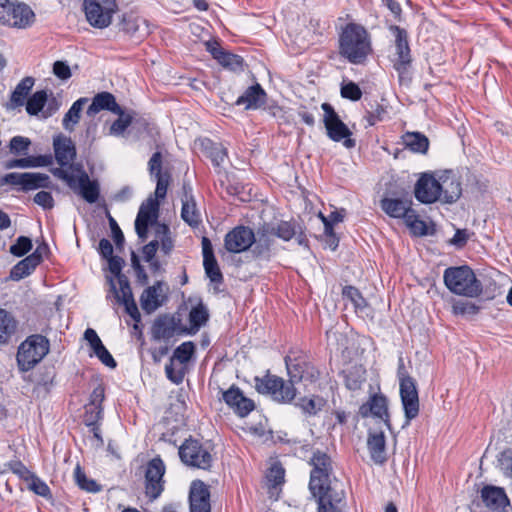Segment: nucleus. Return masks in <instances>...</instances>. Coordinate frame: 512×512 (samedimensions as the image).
I'll use <instances>...</instances> for the list:
<instances>
[{"label": "nucleus", "mask_w": 512, "mask_h": 512, "mask_svg": "<svg viewBox=\"0 0 512 512\" xmlns=\"http://www.w3.org/2000/svg\"><path fill=\"white\" fill-rule=\"evenodd\" d=\"M284 360L289 375L288 381L269 373L263 377H255L257 392L270 396L273 401L280 404H288L295 399V383L302 380L314 382L319 377V371L302 352L290 351Z\"/></svg>", "instance_id": "nucleus-1"}, {"label": "nucleus", "mask_w": 512, "mask_h": 512, "mask_svg": "<svg viewBox=\"0 0 512 512\" xmlns=\"http://www.w3.org/2000/svg\"><path fill=\"white\" fill-rule=\"evenodd\" d=\"M312 466L309 480V490L317 499L318 512H341L337 503L341 501V495L333 486V461L331 457L321 450H315L309 460Z\"/></svg>", "instance_id": "nucleus-2"}, {"label": "nucleus", "mask_w": 512, "mask_h": 512, "mask_svg": "<svg viewBox=\"0 0 512 512\" xmlns=\"http://www.w3.org/2000/svg\"><path fill=\"white\" fill-rule=\"evenodd\" d=\"M371 52L372 44L368 31L359 24H347L339 35V54L348 62L360 65L365 63Z\"/></svg>", "instance_id": "nucleus-3"}, {"label": "nucleus", "mask_w": 512, "mask_h": 512, "mask_svg": "<svg viewBox=\"0 0 512 512\" xmlns=\"http://www.w3.org/2000/svg\"><path fill=\"white\" fill-rule=\"evenodd\" d=\"M443 280L449 291L456 295L474 298L482 293V284L469 266L447 268Z\"/></svg>", "instance_id": "nucleus-4"}, {"label": "nucleus", "mask_w": 512, "mask_h": 512, "mask_svg": "<svg viewBox=\"0 0 512 512\" xmlns=\"http://www.w3.org/2000/svg\"><path fill=\"white\" fill-rule=\"evenodd\" d=\"M389 30L395 37V52L391 59L393 68L398 73L399 82L406 83L411 81L410 69L412 65V55L409 46L408 33L404 28L397 25H391Z\"/></svg>", "instance_id": "nucleus-5"}, {"label": "nucleus", "mask_w": 512, "mask_h": 512, "mask_svg": "<svg viewBox=\"0 0 512 512\" xmlns=\"http://www.w3.org/2000/svg\"><path fill=\"white\" fill-rule=\"evenodd\" d=\"M49 352V341L46 337L36 334L22 342L17 352V364L21 371H29L35 367Z\"/></svg>", "instance_id": "nucleus-6"}, {"label": "nucleus", "mask_w": 512, "mask_h": 512, "mask_svg": "<svg viewBox=\"0 0 512 512\" xmlns=\"http://www.w3.org/2000/svg\"><path fill=\"white\" fill-rule=\"evenodd\" d=\"M87 21L95 28L108 27L118 6L116 0H83Z\"/></svg>", "instance_id": "nucleus-7"}, {"label": "nucleus", "mask_w": 512, "mask_h": 512, "mask_svg": "<svg viewBox=\"0 0 512 512\" xmlns=\"http://www.w3.org/2000/svg\"><path fill=\"white\" fill-rule=\"evenodd\" d=\"M321 108L324 111L323 123L327 136L334 142L343 141V145L348 149L354 148L356 142L350 138L352 132L340 119L334 108L329 103H323Z\"/></svg>", "instance_id": "nucleus-8"}, {"label": "nucleus", "mask_w": 512, "mask_h": 512, "mask_svg": "<svg viewBox=\"0 0 512 512\" xmlns=\"http://www.w3.org/2000/svg\"><path fill=\"white\" fill-rule=\"evenodd\" d=\"M179 457L187 466L207 470L211 467L213 458L200 441L192 437L186 439L179 447Z\"/></svg>", "instance_id": "nucleus-9"}, {"label": "nucleus", "mask_w": 512, "mask_h": 512, "mask_svg": "<svg viewBox=\"0 0 512 512\" xmlns=\"http://www.w3.org/2000/svg\"><path fill=\"white\" fill-rule=\"evenodd\" d=\"M3 185L19 186L20 190L26 192L39 188H49L51 186V180L50 177L44 173L11 172L0 178V186Z\"/></svg>", "instance_id": "nucleus-10"}, {"label": "nucleus", "mask_w": 512, "mask_h": 512, "mask_svg": "<svg viewBox=\"0 0 512 512\" xmlns=\"http://www.w3.org/2000/svg\"><path fill=\"white\" fill-rule=\"evenodd\" d=\"M53 150L57 164L61 167H68L72 171H80L81 164H74L77 158V150L73 140L60 133L53 137Z\"/></svg>", "instance_id": "nucleus-11"}, {"label": "nucleus", "mask_w": 512, "mask_h": 512, "mask_svg": "<svg viewBox=\"0 0 512 512\" xmlns=\"http://www.w3.org/2000/svg\"><path fill=\"white\" fill-rule=\"evenodd\" d=\"M158 216L159 203L156 199L148 198L141 204L135 219V231L142 242L147 239L149 226L157 222Z\"/></svg>", "instance_id": "nucleus-12"}, {"label": "nucleus", "mask_w": 512, "mask_h": 512, "mask_svg": "<svg viewBox=\"0 0 512 512\" xmlns=\"http://www.w3.org/2000/svg\"><path fill=\"white\" fill-rule=\"evenodd\" d=\"M400 387V397L405 414V425H409L411 420L419 414V396L414 378H404Z\"/></svg>", "instance_id": "nucleus-13"}, {"label": "nucleus", "mask_w": 512, "mask_h": 512, "mask_svg": "<svg viewBox=\"0 0 512 512\" xmlns=\"http://www.w3.org/2000/svg\"><path fill=\"white\" fill-rule=\"evenodd\" d=\"M255 241V232L248 226L239 225L225 235L224 246L230 253H241L248 250Z\"/></svg>", "instance_id": "nucleus-14"}, {"label": "nucleus", "mask_w": 512, "mask_h": 512, "mask_svg": "<svg viewBox=\"0 0 512 512\" xmlns=\"http://www.w3.org/2000/svg\"><path fill=\"white\" fill-rule=\"evenodd\" d=\"M165 474V465L160 457H155L147 464L145 471V489L146 495L154 500L158 498L163 491V476Z\"/></svg>", "instance_id": "nucleus-15"}, {"label": "nucleus", "mask_w": 512, "mask_h": 512, "mask_svg": "<svg viewBox=\"0 0 512 512\" xmlns=\"http://www.w3.org/2000/svg\"><path fill=\"white\" fill-rule=\"evenodd\" d=\"M110 284L117 302L125 307V312L136 322L134 329H139L138 323L141 321V314L134 300L128 278L122 277L120 280V289L116 288L112 279H110Z\"/></svg>", "instance_id": "nucleus-16"}, {"label": "nucleus", "mask_w": 512, "mask_h": 512, "mask_svg": "<svg viewBox=\"0 0 512 512\" xmlns=\"http://www.w3.org/2000/svg\"><path fill=\"white\" fill-rule=\"evenodd\" d=\"M4 14L5 16L0 18L3 24L20 29L31 26L35 20L33 10L27 4L18 1Z\"/></svg>", "instance_id": "nucleus-17"}, {"label": "nucleus", "mask_w": 512, "mask_h": 512, "mask_svg": "<svg viewBox=\"0 0 512 512\" xmlns=\"http://www.w3.org/2000/svg\"><path fill=\"white\" fill-rule=\"evenodd\" d=\"M414 194L416 199L424 204H431L441 197L439 181L430 174H423L416 182Z\"/></svg>", "instance_id": "nucleus-18"}, {"label": "nucleus", "mask_w": 512, "mask_h": 512, "mask_svg": "<svg viewBox=\"0 0 512 512\" xmlns=\"http://www.w3.org/2000/svg\"><path fill=\"white\" fill-rule=\"evenodd\" d=\"M359 413L364 418L369 416L379 418L389 429L391 428L388 399L382 393L372 395L366 403L360 406Z\"/></svg>", "instance_id": "nucleus-19"}, {"label": "nucleus", "mask_w": 512, "mask_h": 512, "mask_svg": "<svg viewBox=\"0 0 512 512\" xmlns=\"http://www.w3.org/2000/svg\"><path fill=\"white\" fill-rule=\"evenodd\" d=\"M222 399L239 417H246L255 409L254 401L245 397L236 385L222 391Z\"/></svg>", "instance_id": "nucleus-20"}, {"label": "nucleus", "mask_w": 512, "mask_h": 512, "mask_svg": "<svg viewBox=\"0 0 512 512\" xmlns=\"http://www.w3.org/2000/svg\"><path fill=\"white\" fill-rule=\"evenodd\" d=\"M181 202L182 220L190 227L197 228L201 224L202 218L193 196V189L189 183H183Z\"/></svg>", "instance_id": "nucleus-21"}, {"label": "nucleus", "mask_w": 512, "mask_h": 512, "mask_svg": "<svg viewBox=\"0 0 512 512\" xmlns=\"http://www.w3.org/2000/svg\"><path fill=\"white\" fill-rule=\"evenodd\" d=\"M180 320L170 314H161L153 322L151 338L154 341H169L179 329Z\"/></svg>", "instance_id": "nucleus-22"}, {"label": "nucleus", "mask_w": 512, "mask_h": 512, "mask_svg": "<svg viewBox=\"0 0 512 512\" xmlns=\"http://www.w3.org/2000/svg\"><path fill=\"white\" fill-rule=\"evenodd\" d=\"M190 512H211L209 487L201 480L191 483L189 491Z\"/></svg>", "instance_id": "nucleus-23"}, {"label": "nucleus", "mask_w": 512, "mask_h": 512, "mask_svg": "<svg viewBox=\"0 0 512 512\" xmlns=\"http://www.w3.org/2000/svg\"><path fill=\"white\" fill-rule=\"evenodd\" d=\"M203 266L207 277L212 283H223V274L215 258L211 241L207 237L202 238Z\"/></svg>", "instance_id": "nucleus-24"}, {"label": "nucleus", "mask_w": 512, "mask_h": 512, "mask_svg": "<svg viewBox=\"0 0 512 512\" xmlns=\"http://www.w3.org/2000/svg\"><path fill=\"white\" fill-rule=\"evenodd\" d=\"M484 505L492 511H503L510 501L505 490L501 487L486 485L481 490Z\"/></svg>", "instance_id": "nucleus-25"}, {"label": "nucleus", "mask_w": 512, "mask_h": 512, "mask_svg": "<svg viewBox=\"0 0 512 512\" xmlns=\"http://www.w3.org/2000/svg\"><path fill=\"white\" fill-rule=\"evenodd\" d=\"M102 110H107L113 114H123V109L116 102L115 96L106 91L100 92L93 97L86 113L89 117H93Z\"/></svg>", "instance_id": "nucleus-26"}, {"label": "nucleus", "mask_w": 512, "mask_h": 512, "mask_svg": "<svg viewBox=\"0 0 512 512\" xmlns=\"http://www.w3.org/2000/svg\"><path fill=\"white\" fill-rule=\"evenodd\" d=\"M120 29L136 38H142L149 33L147 20L132 11L123 14Z\"/></svg>", "instance_id": "nucleus-27"}, {"label": "nucleus", "mask_w": 512, "mask_h": 512, "mask_svg": "<svg viewBox=\"0 0 512 512\" xmlns=\"http://www.w3.org/2000/svg\"><path fill=\"white\" fill-rule=\"evenodd\" d=\"M271 231L270 223H263L258 227L255 233V246L252 250L255 257L269 259L274 236Z\"/></svg>", "instance_id": "nucleus-28"}, {"label": "nucleus", "mask_w": 512, "mask_h": 512, "mask_svg": "<svg viewBox=\"0 0 512 512\" xmlns=\"http://www.w3.org/2000/svg\"><path fill=\"white\" fill-rule=\"evenodd\" d=\"M410 199L383 198L380 201L381 209L390 217L403 218L404 221L413 211Z\"/></svg>", "instance_id": "nucleus-29"}, {"label": "nucleus", "mask_w": 512, "mask_h": 512, "mask_svg": "<svg viewBox=\"0 0 512 512\" xmlns=\"http://www.w3.org/2000/svg\"><path fill=\"white\" fill-rule=\"evenodd\" d=\"M80 175L76 178V190L85 201L95 203L100 195V187L96 180H90L88 174L81 168Z\"/></svg>", "instance_id": "nucleus-30"}, {"label": "nucleus", "mask_w": 512, "mask_h": 512, "mask_svg": "<svg viewBox=\"0 0 512 512\" xmlns=\"http://www.w3.org/2000/svg\"><path fill=\"white\" fill-rule=\"evenodd\" d=\"M266 102V92L260 84L256 83L248 87L235 102L236 105H244L245 109H258Z\"/></svg>", "instance_id": "nucleus-31"}, {"label": "nucleus", "mask_w": 512, "mask_h": 512, "mask_svg": "<svg viewBox=\"0 0 512 512\" xmlns=\"http://www.w3.org/2000/svg\"><path fill=\"white\" fill-rule=\"evenodd\" d=\"M367 447L374 463L382 465L386 462V440L383 432L369 433Z\"/></svg>", "instance_id": "nucleus-32"}, {"label": "nucleus", "mask_w": 512, "mask_h": 512, "mask_svg": "<svg viewBox=\"0 0 512 512\" xmlns=\"http://www.w3.org/2000/svg\"><path fill=\"white\" fill-rule=\"evenodd\" d=\"M210 52L213 58L224 68L231 71H243L244 59L241 56L227 52L221 47H213Z\"/></svg>", "instance_id": "nucleus-33"}, {"label": "nucleus", "mask_w": 512, "mask_h": 512, "mask_svg": "<svg viewBox=\"0 0 512 512\" xmlns=\"http://www.w3.org/2000/svg\"><path fill=\"white\" fill-rule=\"evenodd\" d=\"M35 84L33 77H24L11 94L7 109H15L24 105L25 100Z\"/></svg>", "instance_id": "nucleus-34"}, {"label": "nucleus", "mask_w": 512, "mask_h": 512, "mask_svg": "<svg viewBox=\"0 0 512 512\" xmlns=\"http://www.w3.org/2000/svg\"><path fill=\"white\" fill-rule=\"evenodd\" d=\"M342 374L345 387L352 392L359 391L366 382V369L363 365H353Z\"/></svg>", "instance_id": "nucleus-35"}, {"label": "nucleus", "mask_w": 512, "mask_h": 512, "mask_svg": "<svg viewBox=\"0 0 512 512\" xmlns=\"http://www.w3.org/2000/svg\"><path fill=\"white\" fill-rule=\"evenodd\" d=\"M439 185L441 187V197L440 201L444 203H454L456 202L461 194L462 188L460 181L455 177H445L439 181Z\"/></svg>", "instance_id": "nucleus-36"}, {"label": "nucleus", "mask_w": 512, "mask_h": 512, "mask_svg": "<svg viewBox=\"0 0 512 512\" xmlns=\"http://www.w3.org/2000/svg\"><path fill=\"white\" fill-rule=\"evenodd\" d=\"M160 287L161 283L157 282L156 284L147 287L140 296L141 307L147 314L153 313L162 305V302L159 300L158 293Z\"/></svg>", "instance_id": "nucleus-37"}, {"label": "nucleus", "mask_w": 512, "mask_h": 512, "mask_svg": "<svg viewBox=\"0 0 512 512\" xmlns=\"http://www.w3.org/2000/svg\"><path fill=\"white\" fill-rule=\"evenodd\" d=\"M39 265V257L37 255H28L19 261L10 271V278L19 281L30 275Z\"/></svg>", "instance_id": "nucleus-38"}, {"label": "nucleus", "mask_w": 512, "mask_h": 512, "mask_svg": "<svg viewBox=\"0 0 512 512\" xmlns=\"http://www.w3.org/2000/svg\"><path fill=\"white\" fill-rule=\"evenodd\" d=\"M402 140L412 152L425 154L428 151L429 140L420 132H406L402 136Z\"/></svg>", "instance_id": "nucleus-39"}, {"label": "nucleus", "mask_w": 512, "mask_h": 512, "mask_svg": "<svg viewBox=\"0 0 512 512\" xmlns=\"http://www.w3.org/2000/svg\"><path fill=\"white\" fill-rule=\"evenodd\" d=\"M88 102V98L82 97L76 100L68 112L64 115L62 120V125L65 130L72 132L74 130L75 125L79 122L81 118V112Z\"/></svg>", "instance_id": "nucleus-40"}, {"label": "nucleus", "mask_w": 512, "mask_h": 512, "mask_svg": "<svg viewBox=\"0 0 512 512\" xmlns=\"http://www.w3.org/2000/svg\"><path fill=\"white\" fill-rule=\"evenodd\" d=\"M17 322L14 317L0 308V344H6L15 334Z\"/></svg>", "instance_id": "nucleus-41"}, {"label": "nucleus", "mask_w": 512, "mask_h": 512, "mask_svg": "<svg viewBox=\"0 0 512 512\" xmlns=\"http://www.w3.org/2000/svg\"><path fill=\"white\" fill-rule=\"evenodd\" d=\"M209 319V312L206 306L200 302L197 306L193 307L189 313L190 329L184 330L189 334L196 333L200 327L206 324Z\"/></svg>", "instance_id": "nucleus-42"}, {"label": "nucleus", "mask_w": 512, "mask_h": 512, "mask_svg": "<svg viewBox=\"0 0 512 512\" xmlns=\"http://www.w3.org/2000/svg\"><path fill=\"white\" fill-rule=\"evenodd\" d=\"M205 154L214 166H220L227 158V150L221 143L206 139L202 142Z\"/></svg>", "instance_id": "nucleus-43"}, {"label": "nucleus", "mask_w": 512, "mask_h": 512, "mask_svg": "<svg viewBox=\"0 0 512 512\" xmlns=\"http://www.w3.org/2000/svg\"><path fill=\"white\" fill-rule=\"evenodd\" d=\"M272 234L283 241H290L296 234L297 228L294 222L279 221L277 223H270Z\"/></svg>", "instance_id": "nucleus-44"}, {"label": "nucleus", "mask_w": 512, "mask_h": 512, "mask_svg": "<svg viewBox=\"0 0 512 512\" xmlns=\"http://www.w3.org/2000/svg\"><path fill=\"white\" fill-rule=\"evenodd\" d=\"M342 295L348 299L354 306L356 312H362L367 307V301L361 292L354 286H345Z\"/></svg>", "instance_id": "nucleus-45"}, {"label": "nucleus", "mask_w": 512, "mask_h": 512, "mask_svg": "<svg viewBox=\"0 0 512 512\" xmlns=\"http://www.w3.org/2000/svg\"><path fill=\"white\" fill-rule=\"evenodd\" d=\"M325 401L322 397L314 396L312 398H301L296 406H298L305 414L316 415L322 410Z\"/></svg>", "instance_id": "nucleus-46"}, {"label": "nucleus", "mask_w": 512, "mask_h": 512, "mask_svg": "<svg viewBox=\"0 0 512 512\" xmlns=\"http://www.w3.org/2000/svg\"><path fill=\"white\" fill-rule=\"evenodd\" d=\"M74 478L82 490L93 493L101 490V486L95 480L89 479L79 464L74 469Z\"/></svg>", "instance_id": "nucleus-47"}, {"label": "nucleus", "mask_w": 512, "mask_h": 512, "mask_svg": "<svg viewBox=\"0 0 512 512\" xmlns=\"http://www.w3.org/2000/svg\"><path fill=\"white\" fill-rule=\"evenodd\" d=\"M195 344L192 341H186L180 344L173 352L171 362L177 360L181 364H186L190 361L195 353Z\"/></svg>", "instance_id": "nucleus-48"}, {"label": "nucleus", "mask_w": 512, "mask_h": 512, "mask_svg": "<svg viewBox=\"0 0 512 512\" xmlns=\"http://www.w3.org/2000/svg\"><path fill=\"white\" fill-rule=\"evenodd\" d=\"M47 101L45 90L36 91L26 102V111L29 115H37Z\"/></svg>", "instance_id": "nucleus-49"}, {"label": "nucleus", "mask_w": 512, "mask_h": 512, "mask_svg": "<svg viewBox=\"0 0 512 512\" xmlns=\"http://www.w3.org/2000/svg\"><path fill=\"white\" fill-rule=\"evenodd\" d=\"M31 146V140L24 136H14L9 142V151L11 154L20 156L28 153Z\"/></svg>", "instance_id": "nucleus-50"}, {"label": "nucleus", "mask_w": 512, "mask_h": 512, "mask_svg": "<svg viewBox=\"0 0 512 512\" xmlns=\"http://www.w3.org/2000/svg\"><path fill=\"white\" fill-rule=\"evenodd\" d=\"M285 470L279 463L273 464L266 475L271 487H277L284 483Z\"/></svg>", "instance_id": "nucleus-51"}, {"label": "nucleus", "mask_w": 512, "mask_h": 512, "mask_svg": "<svg viewBox=\"0 0 512 512\" xmlns=\"http://www.w3.org/2000/svg\"><path fill=\"white\" fill-rule=\"evenodd\" d=\"M32 249V240L26 236H19L16 242L10 246V253L22 257Z\"/></svg>", "instance_id": "nucleus-52"}, {"label": "nucleus", "mask_w": 512, "mask_h": 512, "mask_svg": "<svg viewBox=\"0 0 512 512\" xmlns=\"http://www.w3.org/2000/svg\"><path fill=\"white\" fill-rule=\"evenodd\" d=\"M119 117L110 126V135L120 136L132 123V117L130 115L117 114Z\"/></svg>", "instance_id": "nucleus-53"}, {"label": "nucleus", "mask_w": 512, "mask_h": 512, "mask_svg": "<svg viewBox=\"0 0 512 512\" xmlns=\"http://www.w3.org/2000/svg\"><path fill=\"white\" fill-rule=\"evenodd\" d=\"M479 310V306L464 300L456 301L452 306V311L455 315H476Z\"/></svg>", "instance_id": "nucleus-54"}, {"label": "nucleus", "mask_w": 512, "mask_h": 512, "mask_svg": "<svg viewBox=\"0 0 512 512\" xmlns=\"http://www.w3.org/2000/svg\"><path fill=\"white\" fill-rule=\"evenodd\" d=\"M405 223L408 227H410L416 234L418 235H426L427 234V225L423 220L418 218V215L413 210L411 214L406 218Z\"/></svg>", "instance_id": "nucleus-55"}, {"label": "nucleus", "mask_w": 512, "mask_h": 512, "mask_svg": "<svg viewBox=\"0 0 512 512\" xmlns=\"http://www.w3.org/2000/svg\"><path fill=\"white\" fill-rule=\"evenodd\" d=\"M341 96L352 101H358L362 97V91L356 83L351 81L342 85Z\"/></svg>", "instance_id": "nucleus-56"}, {"label": "nucleus", "mask_w": 512, "mask_h": 512, "mask_svg": "<svg viewBox=\"0 0 512 512\" xmlns=\"http://www.w3.org/2000/svg\"><path fill=\"white\" fill-rule=\"evenodd\" d=\"M107 218H108L109 226H110V229L112 232V236H113L116 248L121 251L123 249V245H124V241H125L123 232L121 231L116 220L110 215L109 212H107Z\"/></svg>", "instance_id": "nucleus-57"}, {"label": "nucleus", "mask_w": 512, "mask_h": 512, "mask_svg": "<svg viewBox=\"0 0 512 512\" xmlns=\"http://www.w3.org/2000/svg\"><path fill=\"white\" fill-rule=\"evenodd\" d=\"M103 408L86 405L84 422L87 426H94L102 418Z\"/></svg>", "instance_id": "nucleus-58"}, {"label": "nucleus", "mask_w": 512, "mask_h": 512, "mask_svg": "<svg viewBox=\"0 0 512 512\" xmlns=\"http://www.w3.org/2000/svg\"><path fill=\"white\" fill-rule=\"evenodd\" d=\"M29 481V489L32 490L35 494L42 497H47L50 495L51 491L48 485L35 474L30 478Z\"/></svg>", "instance_id": "nucleus-59"}, {"label": "nucleus", "mask_w": 512, "mask_h": 512, "mask_svg": "<svg viewBox=\"0 0 512 512\" xmlns=\"http://www.w3.org/2000/svg\"><path fill=\"white\" fill-rule=\"evenodd\" d=\"M107 260H108L109 270L113 275H115V277L117 278L118 285L120 286V280L122 279V277H126L121 272L122 267L125 262H124L123 258H121L119 256H114V255L111 256L110 258H108Z\"/></svg>", "instance_id": "nucleus-60"}, {"label": "nucleus", "mask_w": 512, "mask_h": 512, "mask_svg": "<svg viewBox=\"0 0 512 512\" xmlns=\"http://www.w3.org/2000/svg\"><path fill=\"white\" fill-rule=\"evenodd\" d=\"M64 168H65V167H61V166H60V167H57V168H53V169L51 170V172H52V174H53L56 178H58V179H60V180L64 181V182L68 185V187H69L70 189H72V190H76V177H75L74 175L70 174V173H69L68 171H66Z\"/></svg>", "instance_id": "nucleus-61"}, {"label": "nucleus", "mask_w": 512, "mask_h": 512, "mask_svg": "<svg viewBox=\"0 0 512 512\" xmlns=\"http://www.w3.org/2000/svg\"><path fill=\"white\" fill-rule=\"evenodd\" d=\"M387 114V110L384 106L376 104L375 108L370 111H367L365 116L367 122L370 126L375 125L377 122L382 121Z\"/></svg>", "instance_id": "nucleus-62"}, {"label": "nucleus", "mask_w": 512, "mask_h": 512, "mask_svg": "<svg viewBox=\"0 0 512 512\" xmlns=\"http://www.w3.org/2000/svg\"><path fill=\"white\" fill-rule=\"evenodd\" d=\"M33 200L37 205L41 206L45 210H49L54 207V199L50 192L40 191L34 196Z\"/></svg>", "instance_id": "nucleus-63"}, {"label": "nucleus", "mask_w": 512, "mask_h": 512, "mask_svg": "<svg viewBox=\"0 0 512 512\" xmlns=\"http://www.w3.org/2000/svg\"><path fill=\"white\" fill-rule=\"evenodd\" d=\"M93 353L105 366L112 369L117 366L115 359L104 345L96 349Z\"/></svg>", "instance_id": "nucleus-64"}]
</instances>
